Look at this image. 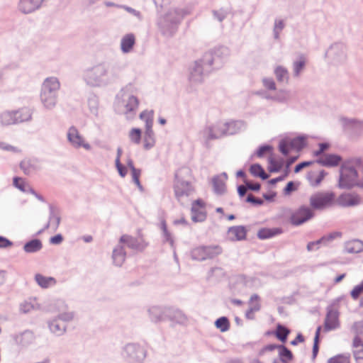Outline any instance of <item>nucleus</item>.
<instances>
[{"label": "nucleus", "instance_id": "nucleus-1", "mask_svg": "<svg viewBox=\"0 0 363 363\" xmlns=\"http://www.w3.org/2000/svg\"><path fill=\"white\" fill-rule=\"evenodd\" d=\"M122 66L118 62H102L83 72V80L91 87H105L115 83L121 77Z\"/></svg>", "mask_w": 363, "mask_h": 363}, {"label": "nucleus", "instance_id": "nucleus-2", "mask_svg": "<svg viewBox=\"0 0 363 363\" xmlns=\"http://www.w3.org/2000/svg\"><path fill=\"white\" fill-rule=\"evenodd\" d=\"M61 84L56 77H46L41 85L40 100L47 110H52L57 105Z\"/></svg>", "mask_w": 363, "mask_h": 363}, {"label": "nucleus", "instance_id": "nucleus-3", "mask_svg": "<svg viewBox=\"0 0 363 363\" xmlns=\"http://www.w3.org/2000/svg\"><path fill=\"white\" fill-rule=\"evenodd\" d=\"M359 159L345 161L340 168L338 187L340 189H350L358 184V172L354 167L355 162H359Z\"/></svg>", "mask_w": 363, "mask_h": 363}, {"label": "nucleus", "instance_id": "nucleus-4", "mask_svg": "<svg viewBox=\"0 0 363 363\" xmlns=\"http://www.w3.org/2000/svg\"><path fill=\"white\" fill-rule=\"evenodd\" d=\"M186 13L181 9H170L159 22L162 34L166 36H172L177 31L178 23Z\"/></svg>", "mask_w": 363, "mask_h": 363}, {"label": "nucleus", "instance_id": "nucleus-5", "mask_svg": "<svg viewBox=\"0 0 363 363\" xmlns=\"http://www.w3.org/2000/svg\"><path fill=\"white\" fill-rule=\"evenodd\" d=\"M190 172L187 168L180 169L175 174V180L174 184V194L182 204H184L186 199L193 193L194 189L191 184L182 178L183 174H186Z\"/></svg>", "mask_w": 363, "mask_h": 363}, {"label": "nucleus", "instance_id": "nucleus-6", "mask_svg": "<svg viewBox=\"0 0 363 363\" xmlns=\"http://www.w3.org/2000/svg\"><path fill=\"white\" fill-rule=\"evenodd\" d=\"M211 66H207L203 57L195 60L189 69V82L191 86L201 84L204 82L206 76L213 71Z\"/></svg>", "mask_w": 363, "mask_h": 363}, {"label": "nucleus", "instance_id": "nucleus-7", "mask_svg": "<svg viewBox=\"0 0 363 363\" xmlns=\"http://www.w3.org/2000/svg\"><path fill=\"white\" fill-rule=\"evenodd\" d=\"M230 55V50L228 48L221 46L211 50L203 55V60L206 62V65L211 66L213 69H219L225 60Z\"/></svg>", "mask_w": 363, "mask_h": 363}, {"label": "nucleus", "instance_id": "nucleus-8", "mask_svg": "<svg viewBox=\"0 0 363 363\" xmlns=\"http://www.w3.org/2000/svg\"><path fill=\"white\" fill-rule=\"evenodd\" d=\"M121 354L128 363H143L146 357V351L138 344L129 343L124 346Z\"/></svg>", "mask_w": 363, "mask_h": 363}, {"label": "nucleus", "instance_id": "nucleus-9", "mask_svg": "<svg viewBox=\"0 0 363 363\" xmlns=\"http://www.w3.org/2000/svg\"><path fill=\"white\" fill-rule=\"evenodd\" d=\"M328 62L335 66L344 64L347 60V47L342 43H335L330 45L325 52Z\"/></svg>", "mask_w": 363, "mask_h": 363}, {"label": "nucleus", "instance_id": "nucleus-10", "mask_svg": "<svg viewBox=\"0 0 363 363\" xmlns=\"http://www.w3.org/2000/svg\"><path fill=\"white\" fill-rule=\"evenodd\" d=\"M131 88V86H127L121 91L122 104L125 108L123 113L127 118H132L135 115L139 104L138 98L130 91Z\"/></svg>", "mask_w": 363, "mask_h": 363}, {"label": "nucleus", "instance_id": "nucleus-11", "mask_svg": "<svg viewBox=\"0 0 363 363\" xmlns=\"http://www.w3.org/2000/svg\"><path fill=\"white\" fill-rule=\"evenodd\" d=\"M67 139L69 145L74 149L84 148L86 150H91V145L86 140L79 130L75 126H71L67 132Z\"/></svg>", "mask_w": 363, "mask_h": 363}, {"label": "nucleus", "instance_id": "nucleus-12", "mask_svg": "<svg viewBox=\"0 0 363 363\" xmlns=\"http://www.w3.org/2000/svg\"><path fill=\"white\" fill-rule=\"evenodd\" d=\"M224 122H217L205 127L201 132V135L205 142L211 140L219 139L225 135Z\"/></svg>", "mask_w": 363, "mask_h": 363}, {"label": "nucleus", "instance_id": "nucleus-13", "mask_svg": "<svg viewBox=\"0 0 363 363\" xmlns=\"http://www.w3.org/2000/svg\"><path fill=\"white\" fill-rule=\"evenodd\" d=\"M314 213L309 206H301L291 215L290 222L295 226H298L311 220Z\"/></svg>", "mask_w": 363, "mask_h": 363}, {"label": "nucleus", "instance_id": "nucleus-14", "mask_svg": "<svg viewBox=\"0 0 363 363\" xmlns=\"http://www.w3.org/2000/svg\"><path fill=\"white\" fill-rule=\"evenodd\" d=\"M333 193H318L310 198V204L313 209H323L329 206L334 200Z\"/></svg>", "mask_w": 363, "mask_h": 363}, {"label": "nucleus", "instance_id": "nucleus-15", "mask_svg": "<svg viewBox=\"0 0 363 363\" xmlns=\"http://www.w3.org/2000/svg\"><path fill=\"white\" fill-rule=\"evenodd\" d=\"M54 308L56 312L58 313L57 315L55 316L58 320L65 324L73 320L74 313L69 309L65 301L60 299L55 301Z\"/></svg>", "mask_w": 363, "mask_h": 363}, {"label": "nucleus", "instance_id": "nucleus-16", "mask_svg": "<svg viewBox=\"0 0 363 363\" xmlns=\"http://www.w3.org/2000/svg\"><path fill=\"white\" fill-rule=\"evenodd\" d=\"M339 313L333 306L327 308V314L324 322L325 331L335 330L339 327Z\"/></svg>", "mask_w": 363, "mask_h": 363}, {"label": "nucleus", "instance_id": "nucleus-17", "mask_svg": "<svg viewBox=\"0 0 363 363\" xmlns=\"http://www.w3.org/2000/svg\"><path fill=\"white\" fill-rule=\"evenodd\" d=\"M119 241L120 243L124 245V247H127L136 251H142L147 246V244L143 239L133 238L128 235H122L120 238Z\"/></svg>", "mask_w": 363, "mask_h": 363}, {"label": "nucleus", "instance_id": "nucleus-18", "mask_svg": "<svg viewBox=\"0 0 363 363\" xmlns=\"http://www.w3.org/2000/svg\"><path fill=\"white\" fill-rule=\"evenodd\" d=\"M337 202L342 207H352L359 205L362 203V199L357 194L345 193L337 198Z\"/></svg>", "mask_w": 363, "mask_h": 363}, {"label": "nucleus", "instance_id": "nucleus-19", "mask_svg": "<svg viewBox=\"0 0 363 363\" xmlns=\"http://www.w3.org/2000/svg\"><path fill=\"white\" fill-rule=\"evenodd\" d=\"M45 0H19L18 9L24 14L31 13L38 10Z\"/></svg>", "mask_w": 363, "mask_h": 363}, {"label": "nucleus", "instance_id": "nucleus-20", "mask_svg": "<svg viewBox=\"0 0 363 363\" xmlns=\"http://www.w3.org/2000/svg\"><path fill=\"white\" fill-rule=\"evenodd\" d=\"M20 168L26 175L35 173L41 169L38 160L35 158H25L20 163Z\"/></svg>", "mask_w": 363, "mask_h": 363}, {"label": "nucleus", "instance_id": "nucleus-21", "mask_svg": "<svg viewBox=\"0 0 363 363\" xmlns=\"http://www.w3.org/2000/svg\"><path fill=\"white\" fill-rule=\"evenodd\" d=\"M12 338L16 345L21 347H28L34 342L35 335L32 331L25 330L13 335Z\"/></svg>", "mask_w": 363, "mask_h": 363}, {"label": "nucleus", "instance_id": "nucleus-22", "mask_svg": "<svg viewBox=\"0 0 363 363\" xmlns=\"http://www.w3.org/2000/svg\"><path fill=\"white\" fill-rule=\"evenodd\" d=\"M126 258V252L123 245L118 242L112 252L113 264L116 267H121Z\"/></svg>", "mask_w": 363, "mask_h": 363}, {"label": "nucleus", "instance_id": "nucleus-23", "mask_svg": "<svg viewBox=\"0 0 363 363\" xmlns=\"http://www.w3.org/2000/svg\"><path fill=\"white\" fill-rule=\"evenodd\" d=\"M50 331L56 336H61L67 330V324L58 320L56 317L48 321Z\"/></svg>", "mask_w": 363, "mask_h": 363}, {"label": "nucleus", "instance_id": "nucleus-24", "mask_svg": "<svg viewBox=\"0 0 363 363\" xmlns=\"http://www.w3.org/2000/svg\"><path fill=\"white\" fill-rule=\"evenodd\" d=\"M342 161L341 156L335 154H326L316 160L322 166L332 167L337 166Z\"/></svg>", "mask_w": 363, "mask_h": 363}, {"label": "nucleus", "instance_id": "nucleus-25", "mask_svg": "<svg viewBox=\"0 0 363 363\" xmlns=\"http://www.w3.org/2000/svg\"><path fill=\"white\" fill-rule=\"evenodd\" d=\"M224 125L225 135L237 134L246 128V123L241 120L224 122Z\"/></svg>", "mask_w": 363, "mask_h": 363}, {"label": "nucleus", "instance_id": "nucleus-26", "mask_svg": "<svg viewBox=\"0 0 363 363\" xmlns=\"http://www.w3.org/2000/svg\"><path fill=\"white\" fill-rule=\"evenodd\" d=\"M344 125L352 134L360 135L363 133V121L354 118H344Z\"/></svg>", "mask_w": 363, "mask_h": 363}, {"label": "nucleus", "instance_id": "nucleus-27", "mask_svg": "<svg viewBox=\"0 0 363 363\" xmlns=\"http://www.w3.org/2000/svg\"><path fill=\"white\" fill-rule=\"evenodd\" d=\"M247 230L242 225L233 226L228 228V236L232 241L243 240L246 238Z\"/></svg>", "mask_w": 363, "mask_h": 363}, {"label": "nucleus", "instance_id": "nucleus-28", "mask_svg": "<svg viewBox=\"0 0 363 363\" xmlns=\"http://www.w3.org/2000/svg\"><path fill=\"white\" fill-rule=\"evenodd\" d=\"M135 44V37L133 33H128L121 40V50L123 54L132 52Z\"/></svg>", "mask_w": 363, "mask_h": 363}, {"label": "nucleus", "instance_id": "nucleus-29", "mask_svg": "<svg viewBox=\"0 0 363 363\" xmlns=\"http://www.w3.org/2000/svg\"><path fill=\"white\" fill-rule=\"evenodd\" d=\"M227 178V174L225 172L213 178V191L216 194L221 195L225 193L226 189L225 181Z\"/></svg>", "mask_w": 363, "mask_h": 363}, {"label": "nucleus", "instance_id": "nucleus-30", "mask_svg": "<svg viewBox=\"0 0 363 363\" xmlns=\"http://www.w3.org/2000/svg\"><path fill=\"white\" fill-rule=\"evenodd\" d=\"M60 216L57 213H56L55 208L52 206H50L49 220L45 225L44 229L40 230L38 233H42L45 229H48L49 228H52L54 231L57 230L60 223Z\"/></svg>", "mask_w": 363, "mask_h": 363}, {"label": "nucleus", "instance_id": "nucleus-31", "mask_svg": "<svg viewBox=\"0 0 363 363\" xmlns=\"http://www.w3.org/2000/svg\"><path fill=\"white\" fill-rule=\"evenodd\" d=\"M14 113L15 123L18 124L31 121L33 113L30 109L23 107L13 110Z\"/></svg>", "mask_w": 363, "mask_h": 363}, {"label": "nucleus", "instance_id": "nucleus-32", "mask_svg": "<svg viewBox=\"0 0 363 363\" xmlns=\"http://www.w3.org/2000/svg\"><path fill=\"white\" fill-rule=\"evenodd\" d=\"M40 309V305L36 298H29L20 305V311L23 313H28Z\"/></svg>", "mask_w": 363, "mask_h": 363}, {"label": "nucleus", "instance_id": "nucleus-33", "mask_svg": "<svg viewBox=\"0 0 363 363\" xmlns=\"http://www.w3.org/2000/svg\"><path fill=\"white\" fill-rule=\"evenodd\" d=\"M34 279L42 289H48L56 285L57 280L52 277H46L41 274H36Z\"/></svg>", "mask_w": 363, "mask_h": 363}, {"label": "nucleus", "instance_id": "nucleus-34", "mask_svg": "<svg viewBox=\"0 0 363 363\" xmlns=\"http://www.w3.org/2000/svg\"><path fill=\"white\" fill-rule=\"evenodd\" d=\"M150 320L152 322L158 323L164 320L165 311L160 306H151L148 309Z\"/></svg>", "mask_w": 363, "mask_h": 363}, {"label": "nucleus", "instance_id": "nucleus-35", "mask_svg": "<svg viewBox=\"0 0 363 363\" xmlns=\"http://www.w3.org/2000/svg\"><path fill=\"white\" fill-rule=\"evenodd\" d=\"M155 145V136L152 128H145L143 138V147L148 150L152 149Z\"/></svg>", "mask_w": 363, "mask_h": 363}, {"label": "nucleus", "instance_id": "nucleus-36", "mask_svg": "<svg viewBox=\"0 0 363 363\" xmlns=\"http://www.w3.org/2000/svg\"><path fill=\"white\" fill-rule=\"evenodd\" d=\"M345 250L350 254L359 253L363 251V242L359 240L347 242L345 245Z\"/></svg>", "mask_w": 363, "mask_h": 363}, {"label": "nucleus", "instance_id": "nucleus-37", "mask_svg": "<svg viewBox=\"0 0 363 363\" xmlns=\"http://www.w3.org/2000/svg\"><path fill=\"white\" fill-rule=\"evenodd\" d=\"M14 118L13 110L4 111L0 113V125L1 126L16 125Z\"/></svg>", "mask_w": 363, "mask_h": 363}, {"label": "nucleus", "instance_id": "nucleus-38", "mask_svg": "<svg viewBox=\"0 0 363 363\" xmlns=\"http://www.w3.org/2000/svg\"><path fill=\"white\" fill-rule=\"evenodd\" d=\"M42 248V242L38 239L31 240L23 246V250L27 253H35L39 252Z\"/></svg>", "mask_w": 363, "mask_h": 363}, {"label": "nucleus", "instance_id": "nucleus-39", "mask_svg": "<svg viewBox=\"0 0 363 363\" xmlns=\"http://www.w3.org/2000/svg\"><path fill=\"white\" fill-rule=\"evenodd\" d=\"M167 315L172 321L179 324H184L187 321L186 316L180 310H169Z\"/></svg>", "mask_w": 363, "mask_h": 363}, {"label": "nucleus", "instance_id": "nucleus-40", "mask_svg": "<svg viewBox=\"0 0 363 363\" xmlns=\"http://www.w3.org/2000/svg\"><path fill=\"white\" fill-rule=\"evenodd\" d=\"M291 99V91L287 89H279L274 94V101L287 104Z\"/></svg>", "mask_w": 363, "mask_h": 363}, {"label": "nucleus", "instance_id": "nucleus-41", "mask_svg": "<svg viewBox=\"0 0 363 363\" xmlns=\"http://www.w3.org/2000/svg\"><path fill=\"white\" fill-rule=\"evenodd\" d=\"M281 228H262L258 231L257 237L261 240H265L279 235L281 233Z\"/></svg>", "mask_w": 363, "mask_h": 363}, {"label": "nucleus", "instance_id": "nucleus-42", "mask_svg": "<svg viewBox=\"0 0 363 363\" xmlns=\"http://www.w3.org/2000/svg\"><path fill=\"white\" fill-rule=\"evenodd\" d=\"M274 74L279 82L287 83L289 80V72L286 68L282 66H277L274 69Z\"/></svg>", "mask_w": 363, "mask_h": 363}, {"label": "nucleus", "instance_id": "nucleus-43", "mask_svg": "<svg viewBox=\"0 0 363 363\" xmlns=\"http://www.w3.org/2000/svg\"><path fill=\"white\" fill-rule=\"evenodd\" d=\"M352 346L361 347V351L360 350H353V353H354V357L355 358L357 363H363V342H362V340L357 337L354 338Z\"/></svg>", "mask_w": 363, "mask_h": 363}, {"label": "nucleus", "instance_id": "nucleus-44", "mask_svg": "<svg viewBox=\"0 0 363 363\" xmlns=\"http://www.w3.org/2000/svg\"><path fill=\"white\" fill-rule=\"evenodd\" d=\"M191 257L194 260L203 261L206 259L205 246H199L191 251Z\"/></svg>", "mask_w": 363, "mask_h": 363}, {"label": "nucleus", "instance_id": "nucleus-45", "mask_svg": "<svg viewBox=\"0 0 363 363\" xmlns=\"http://www.w3.org/2000/svg\"><path fill=\"white\" fill-rule=\"evenodd\" d=\"M206 259H213L223 252V249L220 245L205 246Z\"/></svg>", "mask_w": 363, "mask_h": 363}, {"label": "nucleus", "instance_id": "nucleus-46", "mask_svg": "<svg viewBox=\"0 0 363 363\" xmlns=\"http://www.w3.org/2000/svg\"><path fill=\"white\" fill-rule=\"evenodd\" d=\"M306 65V60L303 56H300L298 60L293 63L294 76L298 77Z\"/></svg>", "mask_w": 363, "mask_h": 363}, {"label": "nucleus", "instance_id": "nucleus-47", "mask_svg": "<svg viewBox=\"0 0 363 363\" xmlns=\"http://www.w3.org/2000/svg\"><path fill=\"white\" fill-rule=\"evenodd\" d=\"M288 141L289 143L290 148L295 149L296 150H301L306 145L305 138L303 136H298L289 140Z\"/></svg>", "mask_w": 363, "mask_h": 363}, {"label": "nucleus", "instance_id": "nucleus-48", "mask_svg": "<svg viewBox=\"0 0 363 363\" xmlns=\"http://www.w3.org/2000/svg\"><path fill=\"white\" fill-rule=\"evenodd\" d=\"M161 228L162 230L164 242H169L172 248H175L173 236L171 233L168 231L167 224L164 220L161 223Z\"/></svg>", "mask_w": 363, "mask_h": 363}, {"label": "nucleus", "instance_id": "nucleus-49", "mask_svg": "<svg viewBox=\"0 0 363 363\" xmlns=\"http://www.w3.org/2000/svg\"><path fill=\"white\" fill-rule=\"evenodd\" d=\"M289 333H290V330L287 328L279 324L277 327V330H276L275 335H276V337L279 340L284 342L286 341V339H287V337H288Z\"/></svg>", "mask_w": 363, "mask_h": 363}, {"label": "nucleus", "instance_id": "nucleus-50", "mask_svg": "<svg viewBox=\"0 0 363 363\" xmlns=\"http://www.w3.org/2000/svg\"><path fill=\"white\" fill-rule=\"evenodd\" d=\"M141 120L145 123V128H152L153 125V111H144L140 114Z\"/></svg>", "mask_w": 363, "mask_h": 363}, {"label": "nucleus", "instance_id": "nucleus-51", "mask_svg": "<svg viewBox=\"0 0 363 363\" xmlns=\"http://www.w3.org/2000/svg\"><path fill=\"white\" fill-rule=\"evenodd\" d=\"M216 327L221 332H226L230 328V322L228 318L223 316L218 318L215 322Z\"/></svg>", "mask_w": 363, "mask_h": 363}, {"label": "nucleus", "instance_id": "nucleus-52", "mask_svg": "<svg viewBox=\"0 0 363 363\" xmlns=\"http://www.w3.org/2000/svg\"><path fill=\"white\" fill-rule=\"evenodd\" d=\"M88 106L90 110V112L94 115H98L99 111V99L96 96L93 95L91 96L88 99Z\"/></svg>", "mask_w": 363, "mask_h": 363}, {"label": "nucleus", "instance_id": "nucleus-53", "mask_svg": "<svg viewBox=\"0 0 363 363\" xmlns=\"http://www.w3.org/2000/svg\"><path fill=\"white\" fill-rule=\"evenodd\" d=\"M269 165L268 167V169L270 172H278L280 171L283 166L284 160L281 159L280 161H277L273 157H270L269 158Z\"/></svg>", "mask_w": 363, "mask_h": 363}, {"label": "nucleus", "instance_id": "nucleus-54", "mask_svg": "<svg viewBox=\"0 0 363 363\" xmlns=\"http://www.w3.org/2000/svg\"><path fill=\"white\" fill-rule=\"evenodd\" d=\"M206 218V216L203 211L196 208L195 206H191V219L194 222H202Z\"/></svg>", "mask_w": 363, "mask_h": 363}, {"label": "nucleus", "instance_id": "nucleus-55", "mask_svg": "<svg viewBox=\"0 0 363 363\" xmlns=\"http://www.w3.org/2000/svg\"><path fill=\"white\" fill-rule=\"evenodd\" d=\"M142 131L140 128H132L129 132V138L135 144H140L141 140Z\"/></svg>", "mask_w": 363, "mask_h": 363}, {"label": "nucleus", "instance_id": "nucleus-56", "mask_svg": "<svg viewBox=\"0 0 363 363\" xmlns=\"http://www.w3.org/2000/svg\"><path fill=\"white\" fill-rule=\"evenodd\" d=\"M285 27V23L283 20L276 19L274 21V26L273 28L274 38L276 40L279 38V34Z\"/></svg>", "mask_w": 363, "mask_h": 363}, {"label": "nucleus", "instance_id": "nucleus-57", "mask_svg": "<svg viewBox=\"0 0 363 363\" xmlns=\"http://www.w3.org/2000/svg\"><path fill=\"white\" fill-rule=\"evenodd\" d=\"M354 338H359L362 340L363 338V321L355 322L352 328Z\"/></svg>", "mask_w": 363, "mask_h": 363}, {"label": "nucleus", "instance_id": "nucleus-58", "mask_svg": "<svg viewBox=\"0 0 363 363\" xmlns=\"http://www.w3.org/2000/svg\"><path fill=\"white\" fill-rule=\"evenodd\" d=\"M278 349L279 350V355L281 359L283 362H286L284 358H286L289 360H291L293 357L291 352L284 345H279Z\"/></svg>", "mask_w": 363, "mask_h": 363}, {"label": "nucleus", "instance_id": "nucleus-59", "mask_svg": "<svg viewBox=\"0 0 363 363\" xmlns=\"http://www.w3.org/2000/svg\"><path fill=\"white\" fill-rule=\"evenodd\" d=\"M328 363H350V356L346 354H338L328 360Z\"/></svg>", "mask_w": 363, "mask_h": 363}, {"label": "nucleus", "instance_id": "nucleus-60", "mask_svg": "<svg viewBox=\"0 0 363 363\" xmlns=\"http://www.w3.org/2000/svg\"><path fill=\"white\" fill-rule=\"evenodd\" d=\"M342 233L340 232H333L328 235L322 237L320 240V243L323 245H328L329 242L333 241L337 238L341 237Z\"/></svg>", "mask_w": 363, "mask_h": 363}, {"label": "nucleus", "instance_id": "nucleus-61", "mask_svg": "<svg viewBox=\"0 0 363 363\" xmlns=\"http://www.w3.org/2000/svg\"><path fill=\"white\" fill-rule=\"evenodd\" d=\"M320 330H321V326H318L315 331V335L314 337V343H313V347L312 358L313 359H315V357L318 354V349H319L318 341H319V336H320Z\"/></svg>", "mask_w": 363, "mask_h": 363}, {"label": "nucleus", "instance_id": "nucleus-62", "mask_svg": "<svg viewBox=\"0 0 363 363\" xmlns=\"http://www.w3.org/2000/svg\"><path fill=\"white\" fill-rule=\"evenodd\" d=\"M13 185L23 192H27L28 187H29L21 178L18 177H15L13 179Z\"/></svg>", "mask_w": 363, "mask_h": 363}, {"label": "nucleus", "instance_id": "nucleus-63", "mask_svg": "<svg viewBox=\"0 0 363 363\" xmlns=\"http://www.w3.org/2000/svg\"><path fill=\"white\" fill-rule=\"evenodd\" d=\"M289 143L288 140H281L279 142V151L284 155H287L289 152Z\"/></svg>", "mask_w": 363, "mask_h": 363}, {"label": "nucleus", "instance_id": "nucleus-64", "mask_svg": "<svg viewBox=\"0 0 363 363\" xmlns=\"http://www.w3.org/2000/svg\"><path fill=\"white\" fill-rule=\"evenodd\" d=\"M263 86L268 90H276V84L272 78H264L262 79Z\"/></svg>", "mask_w": 363, "mask_h": 363}]
</instances>
